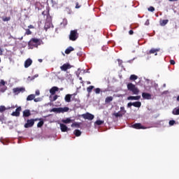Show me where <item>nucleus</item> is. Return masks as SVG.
<instances>
[{"mask_svg":"<svg viewBox=\"0 0 179 179\" xmlns=\"http://www.w3.org/2000/svg\"><path fill=\"white\" fill-rule=\"evenodd\" d=\"M1 85H5L6 82L3 80H1L0 82Z\"/></svg>","mask_w":179,"mask_h":179,"instance_id":"nucleus-45","label":"nucleus"},{"mask_svg":"<svg viewBox=\"0 0 179 179\" xmlns=\"http://www.w3.org/2000/svg\"><path fill=\"white\" fill-rule=\"evenodd\" d=\"M28 27H29V29H34V28L33 25H29Z\"/></svg>","mask_w":179,"mask_h":179,"instance_id":"nucleus-55","label":"nucleus"},{"mask_svg":"<svg viewBox=\"0 0 179 179\" xmlns=\"http://www.w3.org/2000/svg\"><path fill=\"white\" fill-rule=\"evenodd\" d=\"M145 25L148 26L150 25V20H147V21H145Z\"/></svg>","mask_w":179,"mask_h":179,"instance_id":"nucleus-50","label":"nucleus"},{"mask_svg":"<svg viewBox=\"0 0 179 179\" xmlns=\"http://www.w3.org/2000/svg\"><path fill=\"white\" fill-rule=\"evenodd\" d=\"M159 51V49H154L152 48L150 52H148V54L151 55V54H155V55H157V52Z\"/></svg>","mask_w":179,"mask_h":179,"instance_id":"nucleus-16","label":"nucleus"},{"mask_svg":"<svg viewBox=\"0 0 179 179\" xmlns=\"http://www.w3.org/2000/svg\"><path fill=\"white\" fill-rule=\"evenodd\" d=\"M71 66L69 64H64L60 67L62 71H66L68 69H71Z\"/></svg>","mask_w":179,"mask_h":179,"instance_id":"nucleus-10","label":"nucleus"},{"mask_svg":"<svg viewBox=\"0 0 179 179\" xmlns=\"http://www.w3.org/2000/svg\"><path fill=\"white\" fill-rule=\"evenodd\" d=\"M34 100L35 102H38V101H40V99H39V98H37V99H35V98H34Z\"/></svg>","mask_w":179,"mask_h":179,"instance_id":"nucleus-52","label":"nucleus"},{"mask_svg":"<svg viewBox=\"0 0 179 179\" xmlns=\"http://www.w3.org/2000/svg\"><path fill=\"white\" fill-rule=\"evenodd\" d=\"M11 19L10 17H2V20L3 22H8V21H10Z\"/></svg>","mask_w":179,"mask_h":179,"instance_id":"nucleus-35","label":"nucleus"},{"mask_svg":"<svg viewBox=\"0 0 179 179\" xmlns=\"http://www.w3.org/2000/svg\"><path fill=\"white\" fill-rule=\"evenodd\" d=\"M168 22H169V20H163L159 22V24L161 26H165L168 24Z\"/></svg>","mask_w":179,"mask_h":179,"instance_id":"nucleus-19","label":"nucleus"},{"mask_svg":"<svg viewBox=\"0 0 179 179\" xmlns=\"http://www.w3.org/2000/svg\"><path fill=\"white\" fill-rule=\"evenodd\" d=\"M71 95H72V96H74V97H76V96L77 95V93H74V94H71Z\"/></svg>","mask_w":179,"mask_h":179,"instance_id":"nucleus-56","label":"nucleus"},{"mask_svg":"<svg viewBox=\"0 0 179 179\" xmlns=\"http://www.w3.org/2000/svg\"><path fill=\"white\" fill-rule=\"evenodd\" d=\"M60 128L62 132H67V131H69V128L64 124H60Z\"/></svg>","mask_w":179,"mask_h":179,"instance_id":"nucleus-11","label":"nucleus"},{"mask_svg":"<svg viewBox=\"0 0 179 179\" xmlns=\"http://www.w3.org/2000/svg\"><path fill=\"white\" fill-rule=\"evenodd\" d=\"M178 0H169V1H178Z\"/></svg>","mask_w":179,"mask_h":179,"instance_id":"nucleus-57","label":"nucleus"},{"mask_svg":"<svg viewBox=\"0 0 179 179\" xmlns=\"http://www.w3.org/2000/svg\"><path fill=\"white\" fill-rule=\"evenodd\" d=\"M131 106H133V103L130 102L127 103V108H130Z\"/></svg>","mask_w":179,"mask_h":179,"instance_id":"nucleus-48","label":"nucleus"},{"mask_svg":"<svg viewBox=\"0 0 179 179\" xmlns=\"http://www.w3.org/2000/svg\"><path fill=\"white\" fill-rule=\"evenodd\" d=\"M31 34L32 32L29 29H26L25 35H31Z\"/></svg>","mask_w":179,"mask_h":179,"instance_id":"nucleus-38","label":"nucleus"},{"mask_svg":"<svg viewBox=\"0 0 179 179\" xmlns=\"http://www.w3.org/2000/svg\"><path fill=\"white\" fill-rule=\"evenodd\" d=\"M43 15H44V12L43 13Z\"/></svg>","mask_w":179,"mask_h":179,"instance_id":"nucleus-63","label":"nucleus"},{"mask_svg":"<svg viewBox=\"0 0 179 179\" xmlns=\"http://www.w3.org/2000/svg\"><path fill=\"white\" fill-rule=\"evenodd\" d=\"M38 61H39L40 62H43V60H42V59H38Z\"/></svg>","mask_w":179,"mask_h":179,"instance_id":"nucleus-61","label":"nucleus"},{"mask_svg":"<svg viewBox=\"0 0 179 179\" xmlns=\"http://www.w3.org/2000/svg\"><path fill=\"white\" fill-rule=\"evenodd\" d=\"M95 94H100L101 92V89L100 88H95L94 90Z\"/></svg>","mask_w":179,"mask_h":179,"instance_id":"nucleus-39","label":"nucleus"},{"mask_svg":"<svg viewBox=\"0 0 179 179\" xmlns=\"http://www.w3.org/2000/svg\"><path fill=\"white\" fill-rule=\"evenodd\" d=\"M113 100V96H108V97H106V99H105V103H108L111 102Z\"/></svg>","mask_w":179,"mask_h":179,"instance_id":"nucleus-21","label":"nucleus"},{"mask_svg":"<svg viewBox=\"0 0 179 179\" xmlns=\"http://www.w3.org/2000/svg\"><path fill=\"white\" fill-rule=\"evenodd\" d=\"M169 62H170V64H172V65L176 64V62H175L173 59H171V60L169 61Z\"/></svg>","mask_w":179,"mask_h":179,"instance_id":"nucleus-43","label":"nucleus"},{"mask_svg":"<svg viewBox=\"0 0 179 179\" xmlns=\"http://www.w3.org/2000/svg\"><path fill=\"white\" fill-rule=\"evenodd\" d=\"M73 134L76 135V136H80L82 132L79 129H76L74 131Z\"/></svg>","mask_w":179,"mask_h":179,"instance_id":"nucleus-25","label":"nucleus"},{"mask_svg":"<svg viewBox=\"0 0 179 179\" xmlns=\"http://www.w3.org/2000/svg\"><path fill=\"white\" fill-rule=\"evenodd\" d=\"M69 110V108L68 107H64V108H60V113H65V112H68Z\"/></svg>","mask_w":179,"mask_h":179,"instance_id":"nucleus-23","label":"nucleus"},{"mask_svg":"<svg viewBox=\"0 0 179 179\" xmlns=\"http://www.w3.org/2000/svg\"><path fill=\"white\" fill-rule=\"evenodd\" d=\"M125 8H127V6H122V7H120L122 10H125Z\"/></svg>","mask_w":179,"mask_h":179,"instance_id":"nucleus-44","label":"nucleus"},{"mask_svg":"<svg viewBox=\"0 0 179 179\" xmlns=\"http://www.w3.org/2000/svg\"><path fill=\"white\" fill-rule=\"evenodd\" d=\"M32 62H32V60H31V59H27V60L25 61V62H24V67H25V68L29 67V66L31 65Z\"/></svg>","mask_w":179,"mask_h":179,"instance_id":"nucleus-12","label":"nucleus"},{"mask_svg":"<svg viewBox=\"0 0 179 179\" xmlns=\"http://www.w3.org/2000/svg\"><path fill=\"white\" fill-rule=\"evenodd\" d=\"M71 99V101H74L76 102H78L79 101L78 99L76 98V96H72Z\"/></svg>","mask_w":179,"mask_h":179,"instance_id":"nucleus-41","label":"nucleus"},{"mask_svg":"<svg viewBox=\"0 0 179 179\" xmlns=\"http://www.w3.org/2000/svg\"><path fill=\"white\" fill-rule=\"evenodd\" d=\"M51 111H53V112H57L58 113H61L60 112V108H54L52 109Z\"/></svg>","mask_w":179,"mask_h":179,"instance_id":"nucleus-33","label":"nucleus"},{"mask_svg":"<svg viewBox=\"0 0 179 179\" xmlns=\"http://www.w3.org/2000/svg\"><path fill=\"white\" fill-rule=\"evenodd\" d=\"M34 125V120L32 119L27 120V123L24 124L25 128L32 127Z\"/></svg>","mask_w":179,"mask_h":179,"instance_id":"nucleus-7","label":"nucleus"},{"mask_svg":"<svg viewBox=\"0 0 179 179\" xmlns=\"http://www.w3.org/2000/svg\"><path fill=\"white\" fill-rule=\"evenodd\" d=\"M103 123H104V121H103V120H96L95 122V124H96V125H101Z\"/></svg>","mask_w":179,"mask_h":179,"instance_id":"nucleus-34","label":"nucleus"},{"mask_svg":"<svg viewBox=\"0 0 179 179\" xmlns=\"http://www.w3.org/2000/svg\"><path fill=\"white\" fill-rule=\"evenodd\" d=\"M176 124V121L175 120H169V124L170 125V126H173V125H174Z\"/></svg>","mask_w":179,"mask_h":179,"instance_id":"nucleus-37","label":"nucleus"},{"mask_svg":"<svg viewBox=\"0 0 179 179\" xmlns=\"http://www.w3.org/2000/svg\"><path fill=\"white\" fill-rule=\"evenodd\" d=\"M73 50H74V48H73L69 47V48H68L66 50L65 53L67 54V55H69V54H70V53H71L72 51H73Z\"/></svg>","mask_w":179,"mask_h":179,"instance_id":"nucleus-20","label":"nucleus"},{"mask_svg":"<svg viewBox=\"0 0 179 179\" xmlns=\"http://www.w3.org/2000/svg\"><path fill=\"white\" fill-rule=\"evenodd\" d=\"M62 122L65 124H69V123H71L72 122V120H71V118L68 117L65 120H62Z\"/></svg>","mask_w":179,"mask_h":179,"instance_id":"nucleus-26","label":"nucleus"},{"mask_svg":"<svg viewBox=\"0 0 179 179\" xmlns=\"http://www.w3.org/2000/svg\"><path fill=\"white\" fill-rule=\"evenodd\" d=\"M80 124H81V123L80 122H74V123H73L72 124H71V127H77V128H80Z\"/></svg>","mask_w":179,"mask_h":179,"instance_id":"nucleus-28","label":"nucleus"},{"mask_svg":"<svg viewBox=\"0 0 179 179\" xmlns=\"http://www.w3.org/2000/svg\"><path fill=\"white\" fill-rule=\"evenodd\" d=\"M172 113L173 115H179V108H175L173 109V110L172 111Z\"/></svg>","mask_w":179,"mask_h":179,"instance_id":"nucleus-32","label":"nucleus"},{"mask_svg":"<svg viewBox=\"0 0 179 179\" xmlns=\"http://www.w3.org/2000/svg\"><path fill=\"white\" fill-rule=\"evenodd\" d=\"M155 10V8L152 6H150V8H148V11L154 12Z\"/></svg>","mask_w":179,"mask_h":179,"instance_id":"nucleus-40","label":"nucleus"},{"mask_svg":"<svg viewBox=\"0 0 179 179\" xmlns=\"http://www.w3.org/2000/svg\"><path fill=\"white\" fill-rule=\"evenodd\" d=\"M59 91V88L57 87H53L50 89V92L52 95L55 94L56 92Z\"/></svg>","mask_w":179,"mask_h":179,"instance_id":"nucleus-13","label":"nucleus"},{"mask_svg":"<svg viewBox=\"0 0 179 179\" xmlns=\"http://www.w3.org/2000/svg\"><path fill=\"white\" fill-rule=\"evenodd\" d=\"M80 7H81V5H79V3L77 2L76 8H80Z\"/></svg>","mask_w":179,"mask_h":179,"instance_id":"nucleus-47","label":"nucleus"},{"mask_svg":"<svg viewBox=\"0 0 179 179\" xmlns=\"http://www.w3.org/2000/svg\"><path fill=\"white\" fill-rule=\"evenodd\" d=\"M35 98V95L34 94H30L27 96V101H31V100H34Z\"/></svg>","mask_w":179,"mask_h":179,"instance_id":"nucleus-27","label":"nucleus"},{"mask_svg":"<svg viewBox=\"0 0 179 179\" xmlns=\"http://www.w3.org/2000/svg\"><path fill=\"white\" fill-rule=\"evenodd\" d=\"M117 63L119 64V66H121L122 65L123 62L121 59H117Z\"/></svg>","mask_w":179,"mask_h":179,"instance_id":"nucleus-42","label":"nucleus"},{"mask_svg":"<svg viewBox=\"0 0 179 179\" xmlns=\"http://www.w3.org/2000/svg\"><path fill=\"white\" fill-rule=\"evenodd\" d=\"M11 108V107H8V108H6V110H8V109H10Z\"/></svg>","mask_w":179,"mask_h":179,"instance_id":"nucleus-60","label":"nucleus"},{"mask_svg":"<svg viewBox=\"0 0 179 179\" xmlns=\"http://www.w3.org/2000/svg\"><path fill=\"white\" fill-rule=\"evenodd\" d=\"M36 95H39V94H40L39 90H37V91L36 92Z\"/></svg>","mask_w":179,"mask_h":179,"instance_id":"nucleus-54","label":"nucleus"},{"mask_svg":"<svg viewBox=\"0 0 179 179\" xmlns=\"http://www.w3.org/2000/svg\"><path fill=\"white\" fill-rule=\"evenodd\" d=\"M143 96V99H151V94L149 93H145V92H143V94H141Z\"/></svg>","mask_w":179,"mask_h":179,"instance_id":"nucleus-15","label":"nucleus"},{"mask_svg":"<svg viewBox=\"0 0 179 179\" xmlns=\"http://www.w3.org/2000/svg\"><path fill=\"white\" fill-rule=\"evenodd\" d=\"M52 24L50 22H47L45 24L44 29H45V31H47L48 29H50L51 27Z\"/></svg>","mask_w":179,"mask_h":179,"instance_id":"nucleus-24","label":"nucleus"},{"mask_svg":"<svg viewBox=\"0 0 179 179\" xmlns=\"http://www.w3.org/2000/svg\"><path fill=\"white\" fill-rule=\"evenodd\" d=\"M22 110V108L20 106L18 107L15 112H13L11 114L13 116L18 117L20 115V111Z\"/></svg>","mask_w":179,"mask_h":179,"instance_id":"nucleus-9","label":"nucleus"},{"mask_svg":"<svg viewBox=\"0 0 179 179\" xmlns=\"http://www.w3.org/2000/svg\"><path fill=\"white\" fill-rule=\"evenodd\" d=\"M131 127L133 128L136 129H146V127L143 126L141 123H136V124L131 125Z\"/></svg>","mask_w":179,"mask_h":179,"instance_id":"nucleus-8","label":"nucleus"},{"mask_svg":"<svg viewBox=\"0 0 179 179\" xmlns=\"http://www.w3.org/2000/svg\"><path fill=\"white\" fill-rule=\"evenodd\" d=\"M0 62H1V58H0Z\"/></svg>","mask_w":179,"mask_h":179,"instance_id":"nucleus-64","label":"nucleus"},{"mask_svg":"<svg viewBox=\"0 0 179 179\" xmlns=\"http://www.w3.org/2000/svg\"><path fill=\"white\" fill-rule=\"evenodd\" d=\"M127 90H129V91H131V92H133L134 94H138L139 93V90L138 87H136V85L132 83L127 84Z\"/></svg>","mask_w":179,"mask_h":179,"instance_id":"nucleus-2","label":"nucleus"},{"mask_svg":"<svg viewBox=\"0 0 179 179\" xmlns=\"http://www.w3.org/2000/svg\"><path fill=\"white\" fill-rule=\"evenodd\" d=\"M41 41L38 38H31L28 43V45L31 48H33L34 47L37 48L38 45H41Z\"/></svg>","mask_w":179,"mask_h":179,"instance_id":"nucleus-1","label":"nucleus"},{"mask_svg":"<svg viewBox=\"0 0 179 179\" xmlns=\"http://www.w3.org/2000/svg\"><path fill=\"white\" fill-rule=\"evenodd\" d=\"M81 117L85 120H92L94 118V115L90 113H86L85 114H83L81 115Z\"/></svg>","mask_w":179,"mask_h":179,"instance_id":"nucleus-5","label":"nucleus"},{"mask_svg":"<svg viewBox=\"0 0 179 179\" xmlns=\"http://www.w3.org/2000/svg\"><path fill=\"white\" fill-rule=\"evenodd\" d=\"M3 55V50L1 48H0V55Z\"/></svg>","mask_w":179,"mask_h":179,"instance_id":"nucleus-53","label":"nucleus"},{"mask_svg":"<svg viewBox=\"0 0 179 179\" xmlns=\"http://www.w3.org/2000/svg\"><path fill=\"white\" fill-rule=\"evenodd\" d=\"M129 34L133 35L134 34V31L133 30L129 31Z\"/></svg>","mask_w":179,"mask_h":179,"instance_id":"nucleus-51","label":"nucleus"},{"mask_svg":"<svg viewBox=\"0 0 179 179\" xmlns=\"http://www.w3.org/2000/svg\"><path fill=\"white\" fill-rule=\"evenodd\" d=\"M30 115H31V112H30L29 110H24L23 111V116H24V117H29V116H30Z\"/></svg>","mask_w":179,"mask_h":179,"instance_id":"nucleus-18","label":"nucleus"},{"mask_svg":"<svg viewBox=\"0 0 179 179\" xmlns=\"http://www.w3.org/2000/svg\"><path fill=\"white\" fill-rule=\"evenodd\" d=\"M138 79V76L136 75L130 76V80H136Z\"/></svg>","mask_w":179,"mask_h":179,"instance_id":"nucleus-31","label":"nucleus"},{"mask_svg":"<svg viewBox=\"0 0 179 179\" xmlns=\"http://www.w3.org/2000/svg\"><path fill=\"white\" fill-rule=\"evenodd\" d=\"M133 106L134 107L140 108L141 106V101L133 102Z\"/></svg>","mask_w":179,"mask_h":179,"instance_id":"nucleus-22","label":"nucleus"},{"mask_svg":"<svg viewBox=\"0 0 179 179\" xmlns=\"http://www.w3.org/2000/svg\"><path fill=\"white\" fill-rule=\"evenodd\" d=\"M6 110V108L4 106H0V113H3Z\"/></svg>","mask_w":179,"mask_h":179,"instance_id":"nucleus-36","label":"nucleus"},{"mask_svg":"<svg viewBox=\"0 0 179 179\" xmlns=\"http://www.w3.org/2000/svg\"><path fill=\"white\" fill-rule=\"evenodd\" d=\"M13 93L15 94H18L20 92H24L25 91V89L24 87H15L13 90Z\"/></svg>","mask_w":179,"mask_h":179,"instance_id":"nucleus-6","label":"nucleus"},{"mask_svg":"<svg viewBox=\"0 0 179 179\" xmlns=\"http://www.w3.org/2000/svg\"><path fill=\"white\" fill-rule=\"evenodd\" d=\"M78 38V34L77 30H73L70 33L69 39L71 41H75Z\"/></svg>","mask_w":179,"mask_h":179,"instance_id":"nucleus-4","label":"nucleus"},{"mask_svg":"<svg viewBox=\"0 0 179 179\" xmlns=\"http://www.w3.org/2000/svg\"><path fill=\"white\" fill-rule=\"evenodd\" d=\"M141 99V96H130L127 97V100H139Z\"/></svg>","mask_w":179,"mask_h":179,"instance_id":"nucleus-17","label":"nucleus"},{"mask_svg":"<svg viewBox=\"0 0 179 179\" xmlns=\"http://www.w3.org/2000/svg\"><path fill=\"white\" fill-rule=\"evenodd\" d=\"M43 124H44V121L41 120V121L38 123L37 127L38 128H41L43 126Z\"/></svg>","mask_w":179,"mask_h":179,"instance_id":"nucleus-30","label":"nucleus"},{"mask_svg":"<svg viewBox=\"0 0 179 179\" xmlns=\"http://www.w3.org/2000/svg\"><path fill=\"white\" fill-rule=\"evenodd\" d=\"M176 100L179 101V95L177 96Z\"/></svg>","mask_w":179,"mask_h":179,"instance_id":"nucleus-58","label":"nucleus"},{"mask_svg":"<svg viewBox=\"0 0 179 179\" xmlns=\"http://www.w3.org/2000/svg\"><path fill=\"white\" fill-rule=\"evenodd\" d=\"M94 88V86L91 85L87 88V90L89 94H90L92 92V90Z\"/></svg>","mask_w":179,"mask_h":179,"instance_id":"nucleus-29","label":"nucleus"},{"mask_svg":"<svg viewBox=\"0 0 179 179\" xmlns=\"http://www.w3.org/2000/svg\"><path fill=\"white\" fill-rule=\"evenodd\" d=\"M31 120H34V124L36 121L41 120V119L36 118V119H31Z\"/></svg>","mask_w":179,"mask_h":179,"instance_id":"nucleus-49","label":"nucleus"},{"mask_svg":"<svg viewBox=\"0 0 179 179\" xmlns=\"http://www.w3.org/2000/svg\"><path fill=\"white\" fill-rule=\"evenodd\" d=\"M58 97H59V96H57V95H55V96L53 97L52 101H56V100L57 99V98H58Z\"/></svg>","mask_w":179,"mask_h":179,"instance_id":"nucleus-46","label":"nucleus"},{"mask_svg":"<svg viewBox=\"0 0 179 179\" xmlns=\"http://www.w3.org/2000/svg\"><path fill=\"white\" fill-rule=\"evenodd\" d=\"M91 83L90 82H88L87 84H90Z\"/></svg>","mask_w":179,"mask_h":179,"instance_id":"nucleus-62","label":"nucleus"},{"mask_svg":"<svg viewBox=\"0 0 179 179\" xmlns=\"http://www.w3.org/2000/svg\"><path fill=\"white\" fill-rule=\"evenodd\" d=\"M72 96H73V95H71L70 94H66L65 98H64L66 102L70 103L72 101L71 100Z\"/></svg>","mask_w":179,"mask_h":179,"instance_id":"nucleus-14","label":"nucleus"},{"mask_svg":"<svg viewBox=\"0 0 179 179\" xmlns=\"http://www.w3.org/2000/svg\"><path fill=\"white\" fill-rule=\"evenodd\" d=\"M15 107H17V106H13L12 107H10V108H15Z\"/></svg>","mask_w":179,"mask_h":179,"instance_id":"nucleus-59","label":"nucleus"},{"mask_svg":"<svg viewBox=\"0 0 179 179\" xmlns=\"http://www.w3.org/2000/svg\"><path fill=\"white\" fill-rule=\"evenodd\" d=\"M127 113V110H125V108L124 106L120 107V111L117 112V113H115L113 114H112V115L116 117V118L117 117H123V115H124Z\"/></svg>","mask_w":179,"mask_h":179,"instance_id":"nucleus-3","label":"nucleus"}]
</instances>
